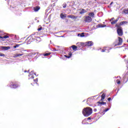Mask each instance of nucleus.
<instances>
[{"label": "nucleus", "instance_id": "obj_1", "mask_svg": "<svg viewBox=\"0 0 128 128\" xmlns=\"http://www.w3.org/2000/svg\"><path fill=\"white\" fill-rule=\"evenodd\" d=\"M84 116H90L92 114V109L90 107L84 108L82 110Z\"/></svg>", "mask_w": 128, "mask_h": 128}, {"label": "nucleus", "instance_id": "obj_2", "mask_svg": "<svg viewBox=\"0 0 128 128\" xmlns=\"http://www.w3.org/2000/svg\"><path fill=\"white\" fill-rule=\"evenodd\" d=\"M116 27L117 28V34L118 36H122L124 34V32L122 31V28L118 26V24H116Z\"/></svg>", "mask_w": 128, "mask_h": 128}, {"label": "nucleus", "instance_id": "obj_3", "mask_svg": "<svg viewBox=\"0 0 128 128\" xmlns=\"http://www.w3.org/2000/svg\"><path fill=\"white\" fill-rule=\"evenodd\" d=\"M20 84L19 82H16L15 84L11 83L10 85H8V86H10L11 88H16L20 86Z\"/></svg>", "mask_w": 128, "mask_h": 128}, {"label": "nucleus", "instance_id": "obj_4", "mask_svg": "<svg viewBox=\"0 0 128 128\" xmlns=\"http://www.w3.org/2000/svg\"><path fill=\"white\" fill-rule=\"evenodd\" d=\"M92 20V17L90 16H84V22H90Z\"/></svg>", "mask_w": 128, "mask_h": 128}, {"label": "nucleus", "instance_id": "obj_5", "mask_svg": "<svg viewBox=\"0 0 128 128\" xmlns=\"http://www.w3.org/2000/svg\"><path fill=\"white\" fill-rule=\"evenodd\" d=\"M84 46H94V42L92 41H89L88 42H86L84 43Z\"/></svg>", "mask_w": 128, "mask_h": 128}, {"label": "nucleus", "instance_id": "obj_6", "mask_svg": "<svg viewBox=\"0 0 128 128\" xmlns=\"http://www.w3.org/2000/svg\"><path fill=\"white\" fill-rule=\"evenodd\" d=\"M34 76H36V73L34 72V71H32L30 73V74L28 75V80H30V78L34 79Z\"/></svg>", "mask_w": 128, "mask_h": 128}, {"label": "nucleus", "instance_id": "obj_7", "mask_svg": "<svg viewBox=\"0 0 128 128\" xmlns=\"http://www.w3.org/2000/svg\"><path fill=\"white\" fill-rule=\"evenodd\" d=\"M1 49L2 50H8L10 49V46H1Z\"/></svg>", "mask_w": 128, "mask_h": 128}, {"label": "nucleus", "instance_id": "obj_8", "mask_svg": "<svg viewBox=\"0 0 128 128\" xmlns=\"http://www.w3.org/2000/svg\"><path fill=\"white\" fill-rule=\"evenodd\" d=\"M110 48H104V49H102V52H110Z\"/></svg>", "mask_w": 128, "mask_h": 128}, {"label": "nucleus", "instance_id": "obj_9", "mask_svg": "<svg viewBox=\"0 0 128 128\" xmlns=\"http://www.w3.org/2000/svg\"><path fill=\"white\" fill-rule=\"evenodd\" d=\"M118 38L119 42L115 46H120L122 44V38H120V37H118Z\"/></svg>", "mask_w": 128, "mask_h": 128}, {"label": "nucleus", "instance_id": "obj_10", "mask_svg": "<svg viewBox=\"0 0 128 128\" xmlns=\"http://www.w3.org/2000/svg\"><path fill=\"white\" fill-rule=\"evenodd\" d=\"M60 17L61 18H62V20H64V18H66V14H64L62 13L60 14Z\"/></svg>", "mask_w": 128, "mask_h": 128}, {"label": "nucleus", "instance_id": "obj_11", "mask_svg": "<svg viewBox=\"0 0 128 128\" xmlns=\"http://www.w3.org/2000/svg\"><path fill=\"white\" fill-rule=\"evenodd\" d=\"M72 52H70L68 56L64 55V56H65V58H72Z\"/></svg>", "mask_w": 128, "mask_h": 128}, {"label": "nucleus", "instance_id": "obj_12", "mask_svg": "<svg viewBox=\"0 0 128 128\" xmlns=\"http://www.w3.org/2000/svg\"><path fill=\"white\" fill-rule=\"evenodd\" d=\"M88 16H90V18H94V12H90Z\"/></svg>", "mask_w": 128, "mask_h": 128}, {"label": "nucleus", "instance_id": "obj_13", "mask_svg": "<svg viewBox=\"0 0 128 128\" xmlns=\"http://www.w3.org/2000/svg\"><path fill=\"white\" fill-rule=\"evenodd\" d=\"M119 18H118L117 19H116L115 20H112L111 22V24H116V22H118V21Z\"/></svg>", "mask_w": 128, "mask_h": 128}, {"label": "nucleus", "instance_id": "obj_14", "mask_svg": "<svg viewBox=\"0 0 128 128\" xmlns=\"http://www.w3.org/2000/svg\"><path fill=\"white\" fill-rule=\"evenodd\" d=\"M86 11L84 9H82L80 12V14H86Z\"/></svg>", "mask_w": 128, "mask_h": 128}, {"label": "nucleus", "instance_id": "obj_15", "mask_svg": "<svg viewBox=\"0 0 128 128\" xmlns=\"http://www.w3.org/2000/svg\"><path fill=\"white\" fill-rule=\"evenodd\" d=\"M68 18H72V20H74V18H76V17L75 16H74L73 15H68Z\"/></svg>", "mask_w": 128, "mask_h": 128}, {"label": "nucleus", "instance_id": "obj_16", "mask_svg": "<svg viewBox=\"0 0 128 128\" xmlns=\"http://www.w3.org/2000/svg\"><path fill=\"white\" fill-rule=\"evenodd\" d=\"M128 24L127 21H122L120 22V26H123V24Z\"/></svg>", "mask_w": 128, "mask_h": 128}, {"label": "nucleus", "instance_id": "obj_17", "mask_svg": "<svg viewBox=\"0 0 128 128\" xmlns=\"http://www.w3.org/2000/svg\"><path fill=\"white\" fill-rule=\"evenodd\" d=\"M72 48L73 50H74V52H76V50L78 47L74 45H73L72 46Z\"/></svg>", "mask_w": 128, "mask_h": 128}, {"label": "nucleus", "instance_id": "obj_18", "mask_svg": "<svg viewBox=\"0 0 128 128\" xmlns=\"http://www.w3.org/2000/svg\"><path fill=\"white\" fill-rule=\"evenodd\" d=\"M106 25L102 24H99L98 26V28H106Z\"/></svg>", "mask_w": 128, "mask_h": 128}, {"label": "nucleus", "instance_id": "obj_19", "mask_svg": "<svg viewBox=\"0 0 128 128\" xmlns=\"http://www.w3.org/2000/svg\"><path fill=\"white\" fill-rule=\"evenodd\" d=\"M101 100H104L105 98H106V94H104V93L102 96H101Z\"/></svg>", "mask_w": 128, "mask_h": 128}, {"label": "nucleus", "instance_id": "obj_20", "mask_svg": "<svg viewBox=\"0 0 128 128\" xmlns=\"http://www.w3.org/2000/svg\"><path fill=\"white\" fill-rule=\"evenodd\" d=\"M40 8V6H36L34 8V12H38Z\"/></svg>", "mask_w": 128, "mask_h": 128}, {"label": "nucleus", "instance_id": "obj_21", "mask_svg": "<svg viewBox=\"0 0 128 128\" xmlns=\"http://www.w3.org/2000/svg\"><path fill=\"white\" fill-rule=\"evenodd\" d=\"M123 14H128V8L124 10L123 11Z\"/></svg>", "mask_w": 128, "mask_h": 128}, {"label": "nucleus", "instance_id": "obj_22", "mask_svg": "<svg viewBox=\"0 0 128 128\" xmlns=\"http://www.w3.org/2000/svg\"><path fill=\"white\" fill-rule=\"evenodd\" d=\"M84 32L82 33V34H78V36H80V38H84Z\"/></svg>", "mask_w": 128, "mask_h": 128}, {"label": "nucleus", "instance_id": "obj_23", "mask_svg": "<svg viewBox=\"0 0 128 128\" xmlns=\"http://www.w3.org/2000/svg\"><path fill=\"white\" fill-rule=\"evenodd\" d=\"M22 56V54H15V56L16 58H18V56Z\"/></svg>", "mask_w": 128, "mask_h": 128}, {"label": "nucleus", "instance_id": "obj_24", "mask_svg": "<svg viewBox=\"0 0 128 128\" xmlns=\"http://www.w3.org/2000/svg\"><path fill=\"white\" fill-rule=\"evenodd\" d=\"M108 110H110V108H108L104 110V111H103L104 114V113L106 112H108Z\"/></svg>", "mask_w": 128, "mask_h": 128}, {"label": "nucleus", "instance_id": "obj_25", "mask_svg": "<svg viewBox=\"0 0 128 128\" xmlns=\"http://www.w3.org/2000/svg\"><path fill=\"white\" fill-rule=\"evenodd\" d=\"M20 44H16V46H14V48H18Z\"/></svg>", "mask_w": 128, "mask_h": 128}, {"label": "nucleus", "instance_id": "obj_26", "mask_svg": "<svg viewBox=\"0 0 128 128\" xmlns=\"http://www.w3.org/2000/svg\"><path fill=\"white\" fill-rule=\"evenodd\" d=\"M42 26H40L38 28V32H40V30H42Z\"/></svg>", "mask_w": 128, "mask_h": 128}, {"label": "nucleus", "instance_id": "obj_27", "mask_svg": "<svg viewBox=\"0 0 128 128\" xmlns=\"http://www.w3.org/2000/svg\"><path fill=\"white\" fill-rule=\"evenodd\" d=\"M38 78H36L35 80H34V82H36V84L38 86V84L37 83L38 82Z\"/></svg>", "mask_w": 128, "mask_h": 128}, {"label": "nucleus", "instance_id": "obj_28", "mask_svg": "<svg viewBox=\"0 0 128 128\" xmlns=\"http://www.w3.org/2000/svg\"><path fill=\"white\" fill-rule=\"evenodd\" d=\"M98 104H106V102H98Z\"/></svg>", "mask_w": 128, "mask_h": 128}, {"label": "nucleus", "instance_id": "obj_29", "mask_svg": "<svg viewBox=\"0 0 128 128\" xmlns=\"http://www.w3.org/2000/svg\"><path fill=\"white\" fill-rule=\"evenodd\" d=\"M50 53H45L44 54V56H50Z\"/></svg>", "mask_w": 128, "mask_h": 128}, {"label": "nucleus", "instance_id": "obj_30", "mask_svg": "<svg viewBox=\"0 0 128 128\" xmlns=\"http://www.w3.org/2000/svg\"><path fill=\"white\" fill-rule=\"evenodd\" d=\"M3 38H8L9 36H2Z\"/></svg>", "mask_w": 128, "mask_h": 128}, {"label": "nucleus", "instance_id": "obj_31", "mask_svg": "<svg viewBox=\"0 0 128 128\" xmlns=\"http://www.w3.org/2000/svg\"><path fill=\"white\" fill-rule=\"evenodd\" d=\"M52 50V52H58V50H56L54 48Z\"/></svg>", "mask_w": 128, "mask_h": 128}, {"label": "nucleus", "instance_id": "obj_32", "mask_svg": "<svg viewBox=\"0 0 128 128\" xmlns=\"http://www.w3.org/2000/svg\"><path fill=\"white\" fill-rule=\"evenodd\" d=\"M63 8H66V4H63Z\"/></svg>", "mask_w": 128, "mask_h": 128}, {"label": "nucleus", "instance_id": "obj_33", "mask_svg": "<svg viewBox=\"0 0 128 128\" xmlns=\"http://www.w3.org/2000/svg\"><path fill=\"white\" fill-rule=\"evenodd\" d=\"M0 56H6V55L4 54L0 53Z\"/></svg>", "mask_w": 128, "mask_h": 128}, {"label": "nucleus", "instance_id": "obj_34", "mask_svg": "<svg viewBox=\"0 0 128 128\" xmlns=\"http://www.w3.org/2000/svg\"><path fill=\"white\" fill-rule=\"evenodd\" d=\"M116 82L118 84H120V81L118 80H116Z\"/></svg>", "mask_w": 128, "mask_h": 128}, {"label": "nucleus", "instance_id": "obj_35", "mask_svg": "<svg viewBox=\"0 0 128 128\" xmlns=\"http://www.w3.org/2000/svg\"><path fill=\"white\" fill-rule=\"evenodd\" d=\"M114 20V18H112L110 19V22H112V20Z\"/></svg>", "mask_w": 128, "mask_h": 128}, {"label": "nucleus", "instance_id": "obj_36", "mask_svg": "<svg viewBox=\"0 0 128 128\" xmlns=\"http://www.w3.org/2000/svg\"><path fill=\"white\" fill-rule=\"evenodd\" d=\"M30 72V70L27 71L26 70H24V72Z\"/></svg>", "mask_w": 128, "mask_h": 128}, {"label": "nucleus", "instance_id": "obj_37", "mask_svg": "<svg viewBox=\"0 0 128 128\" xmlns=\"http://www.w3.org/2000/svg\"><path fill=\"white\" fill-rule=\"evenodd\" d=\"M110 100H112V98H108V101Z\"/></svg>", "mask_w": 128, "mask_h": 128}, {"label": "nucleus", "instance_id": "obj_38", "mask_svg": "<svg viewBox=\"0 0 128 128\" xmlns=\"http://www.w3.org/2000/svg\"><path fill=\"white\" fill-rule=\"evenodd\" d=\"M112 4H114V2H112L110 4V6H112Z\"/></svg>", "mask_w": 128, "mask_h": 128}, {"label": "nucleus", "instance_id": "obj_39", "mask_svg": "<svg viewBox=\"0 0 128 128\" xmlns=\"http://www.w3.org/2000/svg\"><path fill=\"white\" fill-rule=\"evenodd\" d=\"M94 111L95 112H96V108L94 109Z\"/></svg>", "mask_w": 128, "mask_h": 128}, {"label": "nucleus", "instance_id": "obj_40", "mask_svg": "<svg viewBox=\"0 0 128 128\" xmlns=\"http://www.w3.org/2000/svg\"><path fill=\"white\" fill-rule=\"evenodd\" d=\"M0 38H2V36H0Z\"/></svg>", "mask_w": 128, "mask_h": 128}, {"label": "nucleus", "instance_id": "obj_41", "mask_svg": "<svg viewBox=\"0 0 128 128\" xmlns=\"http://www.w3.org/2000/svg\"><path fill=\"white\" fill-rule=\"evenodd\" d=\"M88 120H90V117L88 118Z\"/></svg>", "mask_w": 128, "mask_h": 128}, {"label": "nucleus", "instance_id": "obj_42", "mask_svg": "<svg viewBox=\"0 0 128 128\" xmlns=\"http://www.w3.org/2000/svg\"><path fill=\"white\" fill-rule=\"evenodd\" d=\"M60 38H64V36H60Z\"/></svg>", "mask_w": 128, "mask_h": 128}, {"label": "nucleus", "instance_id": "obj_43", "mask_svg": "<svg viewBox=\"0 0 128 128\" xmlns=\"http://www.w3.org/2000/svg\"><path fill=\"white\" fill-rule=\"evenodd\" d=\"M108 8H110V5L108 6Z\"/></svg>", "mask_w": 128, "mask_h": 128}, {"label": "nucleus", "instance_id": "obj_44", "mask_svg": "<svg viewBox=\"0 0 128 128\" xmlns=\"http://www.w3.org/2000/svg\"><path fill=\"white\" fill-rule=\"evenodd\" d=\"M57 48H60V46H56Z\"/></svg>", "mask_w": 128, "mask_h": 128}, {"label": "nucleus", "instance_id": "obj_45", "mask_svg": "<svg viewBox=\"0 0 128 128\" xmlns=\"http://www.w3.org/2000/svg\"><path fill=\"white\" fill-rule=\"evenodd\" d=\"M40 21L39 20H38V22Z\"/></svg>", "mask_w": 128, "mask_h": 128}, {"label": "nucleus", "instance_id": "obj_46", "mask_svg": "<svg viewBox=\"0 0 128 128\" xmlns=\"http://www.w3.org/2000/svg\"><path fill=\"white\" fill-rule=\"evenodd\" d=\"M100 94H102V92Z\"/></svg>", "mask_w": 128, "mask_h": 128}]
</instances>
